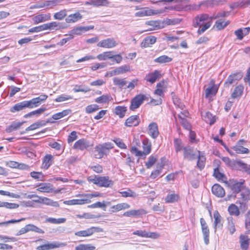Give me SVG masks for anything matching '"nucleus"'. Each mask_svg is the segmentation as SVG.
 Wrapping results in <instances>:
<instances>
[{
  "instance_id": "obj_1",
  "label": "nucleus",
  "mask_w": 250,
  "mask_h": 250,
  "mask_svg": "<svg viewBox=\"0 0 250 250\" xmlns=\"http://www.w3.org/2000/svg\"><path fill=\"white\" fill-rule=\"evenodd\" d=\"M209 16L207 14L197 15L193 21V25L195 27H199L197 33L199 34L203 33L209 28L211 25V21H208Z\"/></svg>"
},
{
  "instance_id": "obj_2",
  "label": "nucleus",
  "mask_w": 250,
  "mask_h": 250,
  "mask_svg": "<svg viewBox=\"0 0 250 250\" xmlns=\"http://www.w3.org/2000/svg\"><path fill=\"white\" fill-rule=\"evenodd\" d=\"M113 147V144L110 142L99 144L95 147V151L97 153L95 154V157L98 159L103 158L104 155H107Z\"/></svg>"
},
{
  "instance_id": "obj_3",
  "label": "nucleus",
  "mask_w": 250,
  "mask_h": 250,
  "mask_svg": "<svg viewBox=\"0 0 250 250\" xmlns=\"http://www.w3.org/2000/svg\"><path fill=\"white\" fill-rule=\"evenodd\" d=\"M103 231L102 228L96 227H92L85 230H80L75 233V235L78 237H88L95 232H101Z\"/></svg>"
},
{
  "instance_id": "obj_4",
  "label": "nucleus",
  "mask_w": 250,
  "mask_h": 250,
  "mask_svg": "<svg viewBox=\"0 0 250 250\" xmlns=\"http://www.w3.org/2000/svg\"><path fill=\"white\" fill-rule=\"evenodd\" d=\"M146 99V97L145 95L139 94L136 95L132 99L129 109L131 110H135L136 109L139 107Z\"/></svg>"
},
{
  "instance_id": "obj_5",
  "label": "nucleus",
  "mask_w": 250,
  "mask_h": 250,
  "mask_svg": "<svg viewBox=\"0 0 250 250\" xmlns=\"http://www.w3.org/2000/svg\"><path fill=\"white\" fill-rule=\"evenodd\" d=\"M235 196L239 199L238 202L241 206L243 204L247 203L250 200V190L245 187L240 193Z\"/></svg>"
},
{
  "instance_id": "obj_6",
  "label": "nucleus",
  "mask_w": 250,
  "mask_h": 250,
  "mask_svg": "<svg viewBox=\"0 0 250 250\" xmlns=\"http://www.w3.org/2000/svg\"><path fill=\"white\" fill-rule=\"evenodd\" d=\"M243 77V73L241 72H237L230 74L224 83L226 87H229L230 85L237 83Z\"/></svg>"
},
{
  "instance_id": "obj_7",
  "label": "nucleus",
  "mask_w": 250,
  "mask_h": 250,
  "mask_svg": "<svg viewBox=\"0 0 250 250\" xmlns=\"http://www.w3.org/2000/svg\"><path fill=\"white\" fill-rule=\"evenodd\" d=\"M66 245L65 243L59 242H53L47 243L37 247V250H50L62 247Z\"/></svg>"
},
{
  "instance_id": "obj_8",
  "label": "nucleus",
  "mask_w": 250,
  "mask_h": 250,
  "mask_svg": "<svg viewBox=\"0 0 250 250\" xmlns=\"http://www.w3.org/2000/svg\"><path fill=\"white\" fill-rule=\"evenodd\" d=\"M118 42L114 38H107L99 42L97 46L106 48H114L118 45Z\"/></svg>"
},
{
  "instance_id": "obj_9",
  "label": "nucleus",
  "mask_w": 250,
  "mask_h": 250,
  "mask_svg": "<svg viewBox=\"0 0 250 250\" xmlns=\"http://www.w3.org/2000/svg\"><path fill=\"white\" fill-rule=\"evenodd\" d=\"M221 159L227 166L233 169L239 168V166H245L243 162L240 160H230L227 157H222Z\"/></svg>"
},
{
  "instance_id": "obj_10",
  "label": "nucleus",
  "mask_w": 250,
  "mask_h": 250,
  "mask_svg": "<svg viewBox=\"0 0 250 250\" xmlns=\"http://www.w3.org/2000/svg\"><path fill=\"white\" fill-rule=\"evenodd\" d=\"M200 223L202 227V231L204 236L205 243L208 245L209 243V230L206 221L203 218L200 219Z\"/></svg>"
},
{
  "instance_id": "obj_11",
  "label": "nucleus",
  "mask_w": 250,
  "mask_h": 250,
  "mask_svg": "<svg viewBox=\"0 0 250 250\" xmlns=\"http://www.w3.org/2000/svg\"><path fill=\"white\" fill-rule=\"evenodd\" d=\"M89 141L84 139H81L76 141L74 146L73 148L80 150H83L88 147L92 146Z\"/></svg>"
},
{
  "instance_id": "obj_12",
  "label": "nucleus",
  "mask_w": 250,
  "mask_h": 250,
  "mask_svg": "<svg viewBox=\"0 0 250 250\" xmlns=\"http://www.w3.org/2000/svg\"><path fill=\"white\" fill-rule=\"evenodd\" d=\"M94 27V26L93 25H90L88 26H80L76 27L70 31L69 36H71L74 37V35H80L83 32L93 29Z\"/></svg>"
},
{
  "instance_id": "obj_13",
  "label": "nucleus",
  "mask_w": 250,
  "mask_h": 250,
  "mask_svg": "<svg viewBox=\"0 0 250 250\" xmlns=\"http://www.w3.org/2000/svg\"><path fill=\"white\" fill-rule=\"evenodd\" d=\"M184 158L188 161H192L196 159L197 155L194 152L193 150L189 146L183 148Z\"/></svg>"
},
{
  "instance_id": "obj_14",
  "label": "nucleus",
  "mask_w": 250,
  "mask_h": 250,
  "mask_svg": "<svg viewBox=\"0 0 250 250\" xmlns=\"http://www.w3.org/2000/svg\"><path fill=\"white\" fill-rule=\"evenodd\" d=\"M33 202L52 207H58L59 206L57 202L54 201L51 199L45 197L41 196L39 198L38 200H33Z\"/></svg>"
},
{
  "instance_id": "obj_15",
  "label": "nucleus",
  "mask_w": 250,
  "mask_h": 250,
  "mask_svg": "<svg viewBox=\"0 0 250 250\" xmlns=\"http://www.w3.org/2000/svg\"><path fill=\"white\" fill-rule=\"evenodd\" d=\"M213 218L214 219L213 226L214 232L216 231L217 229L222 228L223 224V220L218 211L215 210L213 213Z\"/></svg>"
},
{
  "instance_id": "obj_16",
  "label": "nucleus",
  "mask_w": 250,
  "mask_h": 250,
  "mask_svg": "<svg viewBox=\"0 0 250 250\" xmlns=\"http://www.w3.org/2000/svg\"><path fill=\"white\" fill-rule=\"evenodd\" d=\"M158 13L154 10L149 8H142V10L135 13L136 17H143L150 16L157 14Z\"/></svg>"
},
{
  "instance_id": "obj_17",
  "label": "nucleus",
  "mask_w": 250,
  "mask_h": 250,
  "mask_svg": "<svg viewBox=\"0 0 250 250\" xmlns=\"http://www.w3.org/2000/svg\"><path fill=\"white\" fill-rule=\"evenodd\" d=\"M229 187L233 193L239 194L242 188H244V182L233 181L229 184Z\"/></svg>"
},
{
  "instance_id": "obj_18",
  "label": "nucleus",
  "mask_w": 250,
  "mask_h": 250,
  "mask_svg": "<svg viewBox=\"0 0 250 250\" xmlns=\"http://www.w3.org/2000/svg\"><path fill=\"white\" fill-rule=\"evenodd\" d=\"M37 187L38 188L36 190L41 192L50 193L53 190L52 185L50 183H40Z\"/></svg>"
},
{
  "instance_id": "obj_19",
  "label": "nucleus",
  "mask_w": 250,
  "mask_h": 250,
  "mask_svg": "<svg viewBox=\"0 0 250 250\" xmlns=\"http://www.w3.org/2000/svg\"><path fill=\"white\" fill-rule=\"evenodd\" d=\"M148 133L153 139H156L158 136L159 132L156 123L152 122L149 125Z\"/></svg>"
},
{
  "instance_id": "obj_20",
  "label": "nucleus",
  "mask_w": 250,
  "mask_h": 250,
  "mask_svg": "<svg viewBox=\"0 0 250 250\" xmlns=\"http://www.w3.org/2000/svg\"><path fill=\"white\" fill-rule=\"evenodd\" d=\"M99 181L98 186L101 187L108 188L113 185V182L108 176H99Z\"/></svg>"
},
{
  "instance_id": "obj_21",
  "label": "nucleus",
  "mask_w": 250,
  "mask_h": 250,
  "mask_svg": "<svg viewBox=\"0 0 250 250\" xmlns=\"http://www.w3.org/2000/svg\"><path fill=\"white\" fill-rule=\"evenodd\" d=\"M211 191L212 193L218 197H223L225 194L224 189L219 184H214L212 187Z\"/></svg>"
},
{
  "instance_id": "obj_22",
  "label": "nucleus",
  "mask_w": 250,
  "mask_h": 250,
  "mask_svg": "<svg viewBox=\"0 0 250 250\" xmlns=\"http://www.w3.org/2000/svg\"><path fill=\"white\" fill-rule=\"evenodd\" d=\"M140 123L139 117L138 115H133L128 118L125 122V125L126 126H136Z\"/></svg>"
},
{
  "instance_id": "obj_23",
  "label": "nucleus",
  "mask_w": 250,
  "mask_h": 250,
  "mask_svg": "<svg viewBox=\"0 0 250 250\" xmlns=\"http://www.w3.org/2000/svg\"><path fill=\"white\" fill-rule=\"evenodd\" d=\"M146 24L150 26L151 27L147 30L152 31L164 28L163 23L160 21H150L146 22Z\"/></svg>"
},
{
  "instance_id": "obj_24",
  "label": "nucleus",
  "mask_w": 250,
  "mask_h": 250,
  "mask_svg": "<svg viewBox=\"0 0 250 250\" xmlns=\"http://www.w3.org/2000/svg\"><path fill=\"white\" fill-rule=\"evenodd\" d=\"M89 199H72L63 202V204L67 205H84L91 203Z\"/></svg>"
},
{
  "instance_id": "obj_25",
  "label": "nucleus",
  "mask_w": 250,
  "mask_h": 250,
  "mask_svg": "<svg viewBox=\"0 0 250 250\" xmlns=\"http://www.w3.org/2000/svg\"><path fill=\"white\" fill-rule=\"evenodd\" d=\"M157 38L153 36L145 38L142 41L141 46L142 48L149 47L156 42Z\"/></svg>"
},
{
  "instance_id": "obj_26",
  "label": "nucleus",
  "mask_w": 250,
  "mask_h": 250,
  "mask_svg": "<svg viewBox=\"0 0 250 250\" xmlns=\"http://www.w3.org/2000/svg\"><path fill=\"white\" fill-rule=\"evenodd\" d=\"M51 16L50 14H40L32 18V20L35 24H38L40 22H45L50 20Z\"/></svg>"
},
{
  "instance_id": "obj_27",
  "label": "nucleus",
  "mask_w": 250,
  "mask_h": 250,
  "mask_svg": "<svg viewBox=\"0 0 250 250\" xmlns=\"http://www.w3.org/2000/svg\"><path fill=\"white\" fill-rule=\"evenodd\" d=\"M29 104L28 103L27 101H23L15 104L10 108L11 112H15L23 110L25 108H29Z\"/></svg>"
},
{
  "instance_id": "obj_28",
  "label": "nucleus",
  "mask_w": 250,
  "mask_h": 250,
  "mask_svg": "<svg viewBox=\"0 0 250 250\" xmlns=\"http://www.w3.org/2000/svg\"><path fill=\"white\" fill-rule=\"evenodd\" d=\"M146 212L143 209H133L126 211L123 215L126 217H138L143 214H146Z\"/></svg>"
},
{
  "instance_id": "obj_29",
  "label": "nucleus",
  "mask_w": 250,
  "mask_h": 250,
  "mask_svg": "<svg viewBox=\"0 0 250 250\" xmlns=\"http://www.w3.org/2000/svg\"><path fill=\"white\" fill-rule=\"evenodd\" d=\"M53 161V156L50 154L46 155L43 159L42 163V168L47 169L52 164Z\"/></svg>"
},
{
  "instance_id": "obj_30",
  "label": "nucleus",
  "mask_w": 250,
  "mask_h": 250,
  "mask_svg": "<svg viewBox=\"0 0 250 250\" xmlns=\"http://www.w3.org/2000/svg\"><path fill=\"white\" fill-rule=\"evenodd\" d=\"M49 120L47 121H39L38 122H35V123L32 124L28 127H27L25 129L26 131H28L30 130H34L36 129H37L40 127L44 126L46 125L47 123H49Z\"/></svg>"
},
{
  "instance_id": "obj_31",
  "label": "nucleus",
  "mask_w": 250,
  "mask_h": 250,
  "mask_svg": "<svg viewBox=\"0 0 250 250\" xmlns=\"http://www.w3.org/2000/svg\"><path fill=\"white\" fill-rule=\"evenodd\" d=\"M202 116L205 122L207 123H209L210 125H213L216 121L215 116H213L212 114L208 111L206 112L204 114L202 113Z\"/></svg>"
},
{
  "instance_id": "obj_32",
  "label": "nucleus",
  "mask_w": 250,
  "mask_h": 250,
  "mask_svg": "<svg viewBox=\"0 0 250 250\" xmlns=\"http://www.w3.org/2000/svg\"><path fill=\"white\" fill-rule=\"evenodd\" d=\"M130 206L126 203H123L118 204L116 205H114L111 207L112 209L111 212H115L117 211H120L123 209H128L130 208Z\"/></svg>"
},
{
  "instance_id": "obj_33",
  "label": "nucleus",
  "mask_w": 250,
  "mask_h": 250,
  "mask_svg": "<svg viewBox=\"0 0 250 250\" xmlns=\"http://www.w3.org/2000/svg\"><path fill=\"white\" fill-rule=\"evenodd\" d=\"M239 238L241 249L243 250H247L249 245V239L248 236L241 234Z\"/></svg>"
},
{
  "instance_id": "obj_34",
  "label": "nucleus",
  "mask_w": 250,
  "mask_h": 250,
  "mask_svg": "<svg viewBox=\"0 0 250 250\" xmlns=\"http://www.w3.org/2000/svg\"><path fill=\"white\" fill-rule=\"evenodd\" d=\"M82 15L80 13L77 12L73 14L69 15L66 19L65 21L67 23L75 22L78 20L81 19Z\"/></svg>"
},
{
  "instance_id": "obj_35",
  "label": "nucleus",
  "mask_w": 250,
  "mask_h": 250,
  "mask_svg": "<svg viewBox=\"0 0 250 250\" xmlns=\"http://www.w3.org/2000/svg\"><path fill=\"white\" fill-rule=\"evenodd\" d=\"M160 73L158 70L154 71L152 73H149L146 77L145 79L151 83H153L158 79Z\"/></svg>"
},
{
  "instance_id": "obj_36",
  "label": "nucleus",
  "mask_w": 250,
  "mask_h": 250,
  "mask_svg": "<svg viewBox=\"0 0 250 250\" xmlns=\"http://www.w3.org/2000/svg\"><path fill=\"white\" fill-rule=\"evenodd\" d=\"M208 1H205L201 2L198 5L196 4H190L186 5L184 8V10L185 11L191 10H197L199 9V8L203 5H208Z\"/></svg>"
},
{
  "instance_id": "obj_37",
  "label": "nucleus",
  "mask_w": 250,
  "mask_h": 250,
  "mask_svg": "<svg viewBox=\"0 0 250 250\" xmlns=\"http://www.w3.org/2000/svg\"><path fill=\"white\" fill-rule=\"evenodd\" d=\"M25 122H14L10 125L7 126L5 129L7 132L10 133L19 129Z\"/></svg>"
},
{
  "instance_id": "obj_38",
  "label": "nucleus",
  "mask_w": 250,
  "mask_h": 250,
  "mask_svg": "<svg viewBox=\"0 0 250 250\" xmlns=\"http://www.w3.org/2000/svg\"><path fill=\"white\" fill-rule=\"evenodd\" d=\"M229 21H225L222 19L217 20L215 23L214 27H215L217 30H221L225 28L229 24Z\"/></svg>"
},
{
  "instance_id": "obj_39",
  "label": "nucleus",
  "mask_w": 250,
  "mask_h": 250,
  "mask_svg": "<svg viewBox=\"0 0 250 250\" xmlns=\"http://www.w3.org/2000/svg\"><path fill=\"white\" fill-rule=\"evenodd\" d=\"M126 107L124 106H117L115 108L114 113L116 115L119 116L121 118H123L126 112Z\"/></svg>"
},
{
  "instance_id": "obj_40",
  "label": "nucleus",
  "mask_w": 250,
  "mask_h": 250,
  "mask_svg": "<svg viewBox=\"0 0 250 250\" xmlns=\"http://www.w3.org/2000/svg\"><path fill=\"white\" fill-rule=\"evenodd\" d=\"M244 90V87L242 85H239L237 86H236L234 89L233 92H232L231 94V97L232 98L235 99L237 97H240L243 92Z\"/></svg>"
},
{
  "instance_id": "obj_41",
  "label": "nucleus",
  "mask_w": 250,
  "mask_h": 250,
  "mask_svg": "<svg viewBox=\"0 0 250 250\" xmlns=\"http://www.w3.org/2000/svg\"><path fill=\"white\" fill-rule=\"evenodd\" d=\"M198 161L197 163V167L200 169H202L205 165L206 158L205 156L200 154V151H198V154L197 155Z\"/></svg>"
},
{
  "instance_id": "obj_42",
  "label": "nucleus",
  "mask_w": 250,
  "mask_h": 250,
  "mask_svg": "<svg viewBox=\"0 0 250 250\" xmlns=\"http://www.w3.org/2000/svg\"><path fill=\"white\" fill-rule=\"evenodd\" d=\"M227 220V229L230 234H233L236 230L235 224L233 222V219L232 217H229L228 218Z\"/></svg>"
},
{
  "instance_id": "obj_43",
  "label": "nucleus",
  "mask_w": 250,
  "mask_h": 250,
  "mask_svg": "<svg viewBox=\"0 0 250 250\" xmlns=\"http://www.w3.org/2000/svg\"><path fill=\"white\" fill-rule=\"evenodd\" d=\"M151 143L147 140H145L143 142V155L148 154L151 151Z\"/></svg>"
},
{
  "instance_id": "obj_44",
  "label": "nucleus",
  "mask_w": 250,
  "mask_h": 250,
  "mask_svg": "<svg viewBox=\"0 0 250 250\" xmlns=\"http://www.w3.org/2000/svg\"><path fill=\"white\" fill-rule=\"evenodd\" d=\"M113 83L114 85L119 86L122 88L127 84V81L125 79H121L117 77H115L113 79Z\"/></svg>"
},
{
  "instance_id": "obj_45",
  "label": "nucleus",
  "mask_w": 250,
  "mask_h": 250,
  "mask_svg": "<svg viewBox=\"0 0 250 250\" xmlns=\"http://www.w3.org/2000/svg\"><path fill=\"white\" fill-rule=\"evenodd\" d=\"M71 110L70 109L64 110L62 112L54 114V115H53L52 118L54 120H58L69 114L71 113Z\"/></svg>"
},
{
  "instance_id": "obj_46",
  "label": "nucleus",
  "mask_w": 250,
  "mask_h": 250,
  "mask_svg": "<svg viewBox=\"0 0 250 250\" xmlns=\"http://www.w3.org/2000/svg\"><path fill=\"white\" fill-rule=\"evenodd\" d=\"M49 30H58L61 29L63 28L62 24L58 22L52 21L48 23Z\"/></svg>"
},
{
  "instance_id": "obj_47",
  "label": "nucleus",
  "mask_w": 250,
  "mask_h": 250,
  "mask_svg": "<svg viewBox=\"0 0 250 250\" xmlns=\"http://www.w3.org/2000/svg\"><path fill=\"white\" fill-rule=\"evenodd\" d=\"M63 0H50L45 1L44 5L47 6L50 8H52L54 7L61 4Z\"/></svg>"
},
{
  "instance_id": "obj_48",
  "label": "nucleus",
  "mask_w": 250,
  "mask_h": 250,
  "mask_svg": "<svg viewBox=\"0 0 250 250\" xmlns=\"http://www.w3.org/2000/svg\"><path fill=\"white\" fill-rule=\"evenodd\" d=\"M172 59L166 55L160 56L154 60V62L159 63H163L170 62Z\"/></svg>"
},
{
  "instance_id": "obj_49",
  "label": "nucleus",
  "mask_w": 250,
  "mask_h": 250,
  "mask_svg": "<svg viewBox=\"0 0 250 250\" xmlns=\"http://www.w3.org/2000/svg\"><path fill=\"white\" fill-rule=\"evenodd\" d=\"M232 149L237 153H241V154H248L249 153V150L247 148L244 147L240 145H236L232 147Z\"/></svg>"
},
{
  "instance_id": "obj_50",
  "label": "nucleus",
  "mask_w": 250,
  "mask_h": 250,
  "mask_svg": "<svg viewBox=\"0 0 250 250\" xmlns=\"http://www.w3.org/2000/svg\"><path fill=\"white\" fill-rule=\"evenodd\" d=\"M228 211L231 215L238 216L240 214L238 207L234 204H231L228 208Z\"/></svg>"
},
{
  "instance_id": "obj_51",
  "label": "nucleus",
  "mask_w": 250,
  "mask_h": 250,
  "mask_svg": "<svg viewBox=\"0 0 250 250\" xmlns=\"http://www.w3.org/2000/svg\"><path fill=\"white\" fill-rule=\"evenodd\" d=\"M112 99V98L107 95H103L102 96L97 98L95 101V102L99 104L106 103L108 102L109 100Z\"/></svg>"
},
{
  "instance_id": "obj_52",
  "label": "nucleus",
  "mask_w": 250,
  "mask_h": 250,
  "mask_svg": "<svg viewBox=\"0 0 250 250\" xmlns=\"http://www.w3.org/2000/svg\"><path fill=\"white\" fill-rule=\"evenodd\" d=\"M107 0H92L91 3L95 6H106L109 4Z\"/></svg>"
},
{
  "instance_id": "obj_53",
  "label": "nucleus",
  "mask_w": 250,
  "mask_h": 250,
  "mask_svg": "<svg viewBox=\"0 0 250 250\" xmlns=\"http://www.w3.org/2000/svg\"><path fill=\"white\" fill-rule=\"evenodd\" d=\"M162 22L163 23V26H164V28L166 25H175V24H179L181 22V20L178 19H167L164 20Z\"/></svg>"
},
{
  "instance_id": "obj_54",
  "label": "nucleus",
  "mask_w": 250,
  "mask_h": 250,
  "mask_svg": "<svg viewBox=\"0 0 250 250\" xmlns=\"http://www.w3.org/2000/svg\"><path fill=\"white\" fill-rule=\"evenodd\" d=\"M178 117L180 120V122L183 126L187 130H190L191 129V125L188 121L183 118L180 114L178 115Z\"/></svg>"
},
{
  "instance_id": "obj_55",
  "label": "nucleus",
  "mask_w": 250,
  "mask_h": 250,
  "mask_svg": "<svg viewBox=\"0 0 250 250\" xmlns=\"http://www.w3.org/2000/svg\"><path fill=\"white\" fill-rule=\"evenodd\" d=\"M109 204H110V202H107V204H106L104 201H103V202H97L95 203L89 205L88 207L89 208H104V210H105V208L107 205Z\"/></svg>"
},
{
  "instance_id": "obj_56",
  "label": "nucleus",
  "mask_w": 250,
  "mask_h": 250,
  "mask_svg": "<svg viewBox=\"0 0 250 250\" xmlns=\"http://www.w3.org/2000/svg\"><path fill=\"white\" fill-rule=\"evenodd\" d=\"M95 247L91 244H80L75 247V250H94Z\"/></svg>"
},
{
  "instance_id": "obj_57",
  "label": "nucleus",
  "mask_w": 250,
  "mask_h": 250,
  "mask_svg": "<svg viewBox=\"0 0 250 250\" xmlns=\"http://www.w3.org/2000/svg\"><path fill=\"white\" fill-rule=\"evenodd\" d=\"M112 57V52L108 51L100 54L97 56L99 60H106L107 59H111Z\"/></svg>"
},
{
  "instance_id": "obj_58",
  "label": "nucleus",
  "mask_w": 250,
  "mask_h": 250,
  "mask_svg": "<svg viewBox=\"0 0 250 250\" xmlns=\"http://www.w3.org/2000/svg\"><path fill=\"white\" fill-rule=\"evenodd\" d=\"M27 102L29 104V108L38 106L42 102L38 97L33 98L30 101H27Z\"/></svg>"
},
{
  "instance_id": "obj_59",
  "label": "nucleus",
  "mask_w": 250,
  "mask_h": 250,
  "mask_svg": "<svg viewBox=\"0 0 250 250\" xmlns=\"http://www.w3.org/2000/svg\"><path fill=\"white\" fill-rule=\"evenodd\" d=\"M179 199V196L176 194H168L165 198L166 203H173L176 202Z\"/></svg>"
},
{
  "instance_id": "obj_60",
  "label": "nucleus",
  "mask_w": 250,
  "mask_h": 250,
  "mask_svg": "<svg viewBox=\"0 0 250 250\" xmlns=\"http://www.w3.org/2000/svg\"><path fill=\"white\" fill-rule=\"evenodd\" d=\"M46 110V108L45 107H42L36 110L32 111L28 114H26L24 115V117L25 118H27L28 117H30L34 115H39L42 113H43L44 111H45Z\"/></svg>"
},
{
  "instance_id": "obj_61",
  "label": "nucleus",
  "mask_w": 250,
  "mask_h": 250,
  "mask_svg": "<svg viewBox=\"0 0 250 250\" xmlns=\"http://www.w3.org/2000/svg\"><path fill=\"white\" fill-rule=\"evenodd\" d=\"M130 66L128 65H124L119 67L115 69V71L117 75L123 74L130 71Z\"/></svg>"
},
{
  "instance_id": "obj_62",
  "label": "nucleus",
  "mask_w": 250,
  "mask_h": 250,
  "mask_svg": "<svg viewBox=\"0 0 250 250\" xmlns=\"http://www.w3.org/2000/svg\"><path fill=\"white\" fill-rule=\"evenodd\" d=\"M67 15L66 11L65 10H61L56 13L54 15V18L55 20H62Z\"/></svg>"
},
{
  "instance_id": "obj_63",
  "label": "nucleus",
  "mask_w": 250,
  "mask_h": 250,
  "mask_svg": "<svg viewBox=\"0 0 250 250\" xmlns=\"http://www.w3.org/2000/svg\"><path fill=\"white\" fill-rule=\"evenodd\" d=\"M91 90V89L88 87H83L82 85H76L73 88V91L74 92H87Z\"/></svg>"
},
{
  "instance_id": "obj_64",
  "label": "nucleus",
  "mask_w": 250,
  "mask_h": 250,
  "mask_svg": "<svg viewBox=\"0 0 250 250\" xmlns=\"http://www.w3.org/2000/svg\"><path fill=\"white\" fill-rule=\"evenodd\" d=\"M157 158L153 156L149 157L148 161L146 163V166L147 168H150L155 163Z\"/></svg>"
}]
</instances>
